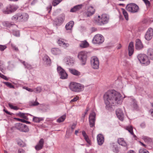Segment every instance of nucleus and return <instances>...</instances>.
Masks as SVG:
<instances>
[{
	"label": "nucleus",
	"mask_w": 153,
	"mask_h": 153,
	"mask_svg": "<svg viewBox=\"0 0 153 153\" xmlns=\"http://www.w3.org/2000/svg\"><path fill=\"white\" fill-rule=\"evenodd\" d=\"M6 85L10 88H14V86L10 83L8 82H3Z\"/></svg>",
	"instance_id": "obj_40"
},
{
	"label": "nucleus",
	"mask_w": 153,
	"mask_h": 153,
	"mask_svg": "<svg viewBox=\"0 0 153 153\" xmlns=\"http://www.w3.org/2000/svg\"><path fill=\"white\" fill-rule=\"evenodd\" d=\"M149 112L150 113L152 116L153 117V109H151L149 110Z\"/></svg>",
	"instance_id": "obj_61"
},
{
	"label": "nucleus",
	"mask_w": 153,
	"mask_h": 153,
	"mask_svg": "<svg viewBox=\"0 0 153 153\" xmlns=\"http://www.w3.org/2000/svg\"><path fill=\"white\" fill-rule=\"evenodd\" d=\"M18 153H25V151L23 149H20L18 150Z\"/></svg>",
	"instance_id": "obj_58"
},
{
	"label": "nucleus",
	"mask_w": 153,
	"mask_h": 153,
	"mask_svg": "<svg viewBox=\"0 0 153 153\" xmlns=\"http://www.w3.org/2000/svg\"><path fill=\"white\" fill-rule=\"evenodd\" d=\"M142 139L145 142L147 143H148L151 141V139L150 138L145 136H143L142 137Z\"/></svg>",
	"instance_id": "obj_38"
},
{
	"label": "nucleus",
	"mask_w": 153,
	"mask_h": 153,
	"mask_svg": "<svg viewBox=\"0 0 153 153\" xmlns=\"http://www.w3.org/2000/svg\"><path fill=\"white\" fill-rule=\"evenodd\" d=\"M95 9L92 6L88 7L87 11L85 13V14L87 17H89L93 15L95 12Z\"/></svg>",
	"instance_id": "obj_17"
},
{
	"label": "nucleus",
	"mask_w": 153,
	"mask_h": 153,
	"mask_svg": "<svg viewBox=\"0 0 153 153\" xmlns=\"http://www.w3.org/2000/svg\"><path fill=\"white\" fill-rule=\"evenodd\" d=\"M17 120L19 121H21L24 123H25L27 124H30V123L29 121H26L23 119H20L19 118H16Z\"/></svg>",
	"instance_id": "obj_41"
},
{
	"label": "nucleus",
	"mask_w": 153,
	"mask_h": 153,
	"mask_svg": "<svg viewBox=\"0 0 153 153\" xmlns=\"http://www.w3.org/2000/svg\"><path fill=\"white\" fill-rule=\"evenodd\" d=\"M15 127L18 130L23 132H27L29 131L27 126L23 124L17 123L16 124Z\"/></svg>",
	"instance_id": "obj_12"
},
{
	"label": "nucleus",
	"mask_w": 153,
	"mask_h": 153,
	"mask_svg": "<svg viewBox=\"0 0 153 153\" xmlns=\"http://www.w3.org/2000/svg\"><path fill=\"white\" fill-rule=\"evenodd\" d=\"M8 105L9 107L11 109H13L15 110H17L19 109V108L17 106H13L12 104L10 103H9Z\"/></svg>",
	"instance_id": "obj_43"
},
{
	"label": "nucleus",
	"mask_w": 153,
	"mask_h": 153,
	"mask_svg": "<svg viewBox=\"0 0 153 153\" xmlns=\"http://www.w3.org/2000/svg\"><path fill=\"white\" fill-rule=\"evenodd\" d=\"M26 114L19 112L18 114V115L21 117L23 118L26 120H28V118L27 116L25 115Z\"/></svg>",
	"instance_id": "obj_36"
},
{
	"label": "nucleus",
	"mask_w": 153,
	"mask_h": 153,
	"mask_svg": "<svg viewBox=\"0 0 153 153\" xmlns=\"http://www.w3.org/2000/svg\"><path fill=\"white\" fill-rule=\"evenodd\" d=\"M4 111L5 112H6V113L8 114H9V115H11L12 114L10 112H8L7 110L4 109Z\"/></svg>",
	"instance_id": "obj_64"
},
{
	"label": "nucleus",
	"mask_w": 153,
	"mask_h": 153,
	"mask_svg": "<svg viewBox=\"0 0 153 153\" xmlns=\"http://www.w3.org/2000/svg\"><path fill=\"white\" fill-rule=\"evenodd\" d=\"M137 58L140 62L145 65H147L150 63L148 57L145 54H139L137 56Z\"/></svg>",
	"instance_id": "obj_6"
},
{
	"label": "nucleus",
	"mask_w": 153,
	"mask_h": 153,
	"mask_svg": "<svg viewBox=\"0 0 153 153\" xmlns=\"http://www.w3.org/2000/svg\"><path fill=\"white\" fill-rule=\"evenodd\" d=\"M82 134L83 136L84 137V139L88 143H90V140H89L88 136L87 135L85 131H82Z\"/></svg>",
	"instance_id": "obj_33"
},
{
	"label": "nucleus",
	"mask_w": 153,
	"mask_h": 153,
	"mask_svg": "<svg viewBox=\"0 0 153 153\" xmlns=\"http://www.w3.org/2000/svg\"><path fill=\"white\" fill-rule=\"evenodd\" d=\"M79 99V97L76 96L73 99L71 100L70 102L76 101Z\"/></svg>",
	"instance_id": "obj_54"
},
{
	"label": "nucleus",
	"mask_w": 153,
	"mask_h": 153,
	"mask_svg": "<svg viewBox=\"0 0 153 153\" xmlns=\"http://www.w3.org/2000/svg\"><path fill=\"white\" fill-rule=\"evenodd\" d=\"M74 22L73 21H70L67 23L65 26V28L66 30H71L74 25Z\"/></svg>",
	"instance_id": "obj_25"
},
{
	"label": "nucleus",
	"mask_w": 153,
	"mask_h": 153,
	"mask_svg": "<svg viewBox=\"0 0 153 153\" xmlns=\"http://www.w3.org/2000/svg\"><path fill=\"white\" fill-rule=\"evenodd\" d=\"M143 47V44L139 39H137L136 41L135 48L137 50H140Z\"/></svg>",
	"instance_id": "obj_21"
},
{
	"label": "nucleus",
	"mask_w": 153,
	"mask_h": 153,
	"mask_svg": "<svg viewBox=\"0 0 153 153\" xmlns=\"http://www.w3.org/2000/svg\"><path fill=\"white\" fill-rule=\"evenodd\" d=\"M153 36V29L151 28H149L147 31L145 35V38L147 40H150L152 38Z\"/></svg>",
	"instance_id": "obj_14"
},
{
	"label": "nucleus",
	"mask_w": 153,
	"mask_h": 153,
	"mask_svg": "<svg viewBox=\"0 0 153 153\" xmlns=\"http://www.w3.org/2000/svg\"><path fill=\"white\" fill-rule=\"evenodd\" d=\"M57 70L60 78L62 79H66L67 78L68 75L63 69L60 66H58Z\"/></svg>",
	"instance_id": "obj_9"
},
{
	"label": "nucleus",
	"mask_w": 153,
	"mask_h": 153,
	"mask_svg": "<svg viewBox=\"0 0 153 153\" xmlns=\"http://www.w3.org/2000/svg\"><path fill=\"white\" fill-rule=\"evenodd\" d=\"M62 44H63L61 46H62V47H63L64 48H66L69 45V44H68L65 43L64 42Z\"/></svg>",
	"instance_id": "obj_51"
},
{
	"label": "nucleus",
	"mask_w": 153,
	"mask_h": 153,
	"mask_svg": "<svg viewBox=\"0 0 153 153\" xmlns=\"http://www.w3.org/2000/svg\"><path fill=\"white\" fill-rule=\"evenodd\" d=\"M97 140L98 145H102L104 142L103 136L101 134H98L97 137Z\"/></svg>",
	"instance_id": "obj_20"
},
{
	"label": "nucleus",
	"mask_w": 153,
	"mask_h": 153,
	"mask_svg": "<svg viewBox=\"0 0 153 153\" xmlns=\"http://www.w3.org/2000/svg\"><path fill=\"white\" fill-rule=\"evenodd\" d=\"M128 55L130 56H131L133 53L134 49L133 43L132 42H131L128 47Z\"/></svg>",
	"instance_id": "obj_22"
},
{
	"label": "nucleus",
	"mask_w": 153,
	"mask_h": 153,
	"mask_svg": "<svg viewBox=\"0 0 153 153\" xmlns=\"http://www.w3.org/2000/svg\"><path fill=\"white\" fill-rule=\"evenodd\" d=\"M150 58L153 60V49L150 52Z\"/></svg>",
	"instance_id": "obj_55"
},
{
	"label": "nucleus",
	"mask_w": 153,
	"mask_h": 153,
	"mask_svg": "<svg viewBox=\"0 0 153 153\" xmlns=\"http://www.w3.org/2000/svg\"><path fill=\"white\" fill-rule=\"evenodd\" d=\"M7 48L6 45H0V51H4Z\"/></svg>",
	"instance_id": "obj_46"
},
{
	"label": "nucleus",
	"mask_w": 153,
	"mask_h": 153,
	"mask_svg": "<svg viewBox=\"0 0 153 153\" xmlns=\"http://www.w3.org/2000/svg\"><path fill=\"white\" fill-rule=\"evenodd\" d=\"M51 53L54 55H59L61 54L62 51L60 49L57 48H53L51 49Z\"/></svg>",
	"instance_id": "obj_18"
},
{
	"label": "nucleus",
	"mask_w": 153,
	"mask_h": 153,
	"mask_svg": "<svg viewBox=\"0 0 153 153\" xmlns=\"http://www.w3.org/2000/svg\"><path fill=\"white\" fill-rule=\"evenodd\" d=\"M143 1L147 6H149L150 5L149 1L148 0H143Z\"/></svg>",
	"instance_id": "obj_57"
},
{
	"label": "nucleus",
	"mask_w": 153,
	"mask_h": 153,
	"mask_svg": "<svg viewBox=\"0 0 153 153\" xmlns=\"http://www.w3.org/2000/svg\"><path fill=\"white\" fill-rule=\"evenodd\" d=\"M43 60L47 65H50L51 62L49 57L47 55H45L43 58Z\"/></svg>",
	"instance_id": "obj_24"
},
{
	"label": "nucleus",
	"mask_w": 153,
	"mask_h": 153,
	"mask_svg": "<svg viewBox=\"0 0 153 153\" xmlns=\"http://www.w3.org/2000/svg\"><path fill=\"white\" fill-rule=\"evenodd\" d=\"M11 46L13 49L16 51H19L18 48L17 47H16V46L13 44H11Z\"/></svg>",
	"instance_id": "obj_49"
},
{
	"label": "nucleus",
	"mask_w": 153,
	"mask_h": 153,
	"mask_svg": "<svg viewBox=\"0 0 153 153\" xmlns=\"http://www.w3.org/2000/svg\"><path fill=\"white\" fill-rule=\"evenodd\" d=\"M91 63L92 67L94 69H97L99 68V62L98 59L96 56L91 57Z\"/></svg>",
	"instance_id": "obj_10"
},
{
	"label": "nucleus",
	"mask_w": 153,
	"mask_h": 153,
	"mask_svg": "<svg viewBox=\"0 0 153 153\" xmlns=\"http://www.w3.org/2000/svg\"><path fill=\"white\" fill-rule=\"evenodd\" d=\"M66 117V115L65 114L59 117L57 120L56 122L58 123H60L63 122L65 120Z\"/></svg>",
	"instance_id": "obj_32"
},
{
	"label": "nucleus",
	"mask_w": 153,
	"mask_h": 153,
	"mask_svg": "<svg viewBox=\"0 0 153 153\" xmlns=\"http://www.w3.org/2000/svg\"><path fill=\"white\" fill-rule=\"evenodd\" d=\"M109 20V16L105 14L99 15L95 20V23L99 25H102L107 24Z\"/></svg>",
	"instance_id": "obj_3"
},
{
	"label": "nucleus",
	"mask_w": 153,
	"mask_h": 153,
	"mask_svg": "<svg viewBox=\"0 0 153 153\" xmlns=\"http://www.w3.org/2000/svg\"><path fill=\"white\" fill-rule=\"evenodd\" d=\"M62 0H53V5L54 6H55L59 3H60Z\"/></svg>",
	"instance_id": "obj_39"
},
{
	"label": "nucleus",
	"mask_w": 153,
	"mask_h": 153,
	"mask_svg": "<svg viewBox=\"0 0 153 153\" xmlns=\"http://www.w3.org/2000/svg\"><path fill=\"white\" fill-rule=\"evenodd\" d=\"M29 16L26 13H18L14 15L11 17V19L15 22H25L28 19Z\"/></svg>",
	"instance_id": "obj_2"
},
{
	"label": "nucleus",
	"mask_w": 153,
	"mask_h": 153,
	"mask_svg": "<svg viewBox=\"0 0 153 153\" xmlns=\"http://www.w3.org/2000/svg\"><path fill=\"white\" fill-rule=\"evenodd\" d=\"M24 88L30 92H33L34 91L33 89L28 88L27 87H24Z\"/></svg>",
	"instance_id": "obj_56"
},
{
	"label": "nucleus",
	"mask_w": 153,
	"mask_h": 153,
	"mask_svg": "<svg viewBox=\"0 0 153 153\" xmlns=\"http://www.w3.org/2000/svg\"><path fill=\"white\" fill-rule=\"evenodd\" d=\"M86 114H85V113H84L82 114V117L81 119L83 122L84 120V118Z\"/></svg>",
	"instance_id": "obj_60"
},
{
	"label": "nucleus",
	"mask_w": 153,
	"mask_h": 153,
	"mask_svg": "<svg viewBox=\"0 0 153 153\" xmlns=\"http://www.w3.org/2000/svg\"><path fill=\"white\" fill-rule=\"evenodd\" d=\"M103 97L105 103L107 107L109 106L110 104H120L122 102L121 94L114 90L108 91Z\"/></svg>",
	"instance_id": "obj_1"
},
{
	"label": "nucleus",
	"mask_w": 153,
	"mask_h": 153,
	"mask_svg": "<svg viewBox=\"0 0 153 153\" xmlns=\"http://www.w3.org/2000/svg\"><path fill=\"white\" fill-rule=\"evenodd\" d=\"M89 45L88 43L85 40L79 44V46L82 48H85Z\"/></svg>",
	"instance_id": "obj_31"
},
{
	"label": "nucleus",
	"mask_w": 153,
	"mask_h": 153,
	"mask_svg": "<svg viewBox=\"0 0 153 153\" xmlns=\"http://www.w3.org/2000/svg\"><path fill=\"white\" fill-rule=\"evenodd\" d=\"M81 7L82 5H76L71 9L70 12H75L81 9Z\"/></svg>",
	"instance_id": "obj_26"
},
{
	"label": "nucleus",
	"mask_w": 153,
	"mask_h": 153,
	"mask_svg": "<svg viewBox=\"0 0 153 153\" xmlns=\"http://www.w3.org/2000/svg\"><path fill=\"white\" fill-rule=\"evenodd\" d=\"M96 114L94 111H92L90 113L89 117V125L91 127H94L95 125V121Z\"/></svg>",
	"instance_id": "obj_13"
},
{
	"label": "nucleus",
	"mask_w": 153,
	"mask_h": 153,
	"mask_svg": "<svg viewBox=\"0 0 153 153\" xmlns=\"http://www.w3.org/2000/svg\"><path fill=\"white\" fill-rule=\"evenodd\" d=\"M39 103L38 102L35 101L31 102V105L32 106H36L39 105Z\"/></svg>",
	"instance_id": "obj_50"
},
{
	"label": "nucleus",
	"mask_w": 153,
	"mask_h": 153,
	"mask_svg": "<svg viewBox=\"0 0 153 153\" xmlns=\"http://www.w3.org/2000/svg\"><path fill=\"white\" fill-rule=\"evenodd\" d=\"M18 8V6L15 5L9 4L7 7L6 10L3 11V13L6 14H10L15 11Z\"/></svg>",
	"instance_id": "obj_8"
},
{
	"label": "nucleus",
	"mask_w": 153,
	"mask_h": 153,
	"mask_svg": "<svg viewBox=\"0 0 153 153\" xmlns=\"http://www.w3.org/2000/svg\"><path fill=\"white\" fill-rule=\"evenodd\" d=\"M133 106L135 110H137L138 109V105H137V102L136 101H134V103L133 104Z\"/></svg>",
	"instance_id": "obj_45"
},
{
	"label": "nucleus",
	"mask_w": 153,
	"mask_h": 153,
	"mask_svg": "<svg viewBox=\"0 0 153 153\" xmlns=\"http://www.w3.org/2000/svg\"><path fill=\"white\" fill-rule=\"evenodd\" d=\"M65 19V17L64 16H62L59 17L58 19V20L59 22H60L61 23L62 22H63Z\"/></svg>",
	"instance_id": "obj_52"
},
{
	"label": "nucleus",
	"mask_w": 153,
	"mask_h": 153,
	"mask_svg": "<svg viewBox=\"0 0 153 153\" xmlns=\"http://www.w3.org/2000/svg\"><path fill=\"white\" fill-rule=\"evenodd\" d=\"M141 145L145 148H147L146 146L141 142H140Z\"/></svg>",
	"instance_id": "obj_62"
},
{
	"label": "nucleus",
	"mask_w": 153,
	"mask_h": 153,
	"mask_svg": "<svg viewBox=\"0 0 153 153\" xmlns=\"http://www.w3.org/2000/svg\"><path fill=\"white\" fill-rule=\"evenodd\" d=\"M13 34L16 36H18L20 35L19 32V31H15L13 32Z\"/></svg>",
	"instance_id": "obj_48"
},
{
	"label": "nucleus",
	"mask_w": 153,
	"mask_h": 153,
	"mask_svg": "<svg viewBox=\"0 0 153 153\" xmlns=\"http://www.w3.org/2000/svg\"><path fill=\"white\" fill-rule=\"evenodd\" d=\"M44 118H43L38 117H34L33 118V121L35 123H39L40 121L43 120Z\"/></svg>",
	"instance_id": "obj_35"
},
{
	"label": "nucleus",
	"mask_w": 153,
	"mask_h": 153,
	"mask_svg": "<svg viewBox=\"0 0 153 153\" xmlns=\"http://www.w3.org/2000/svg\"><path fill=\"white\" fill-rule=\"evenodd\" d=\"M104 37L101 34L96 35L94 37L92 42L94 44H101L104 41Z\"/></svg>",
	"instance_id": "obj_11"
},
{
	"label": "nucleus",
	"mask_w": 153,
	"mask_h": 153,
	"mask_svg": "<svg viewBox=\"0 0 153 153\" xmlns=\"http://www.w3.org/2000/svg\"><path fill=\"white\" fill-rule=\"evenodd\" d=\"M44 140L43 138L41 139L38 144L35 146V149L37 151L42 149L44 145Z\"/></svg>",
	"instance_id": "obj_16"
},
{
	"label": "nucleus",
	"mask_w": 153,
	"mask_h": 153,
	"mask_svg": "<svg viewBox=\"0 0 153 153\" xmlns=\"http://www.w3.org/2000/svg\"><path fill=\"white\" fill-rule=\"evenodd\" d=\"M139 153H149V152L146 149H140Z\"/></svg>",
	"instance_id": "obj_44"
},
{
	"label": "nucleus",
	"mask_w": 153,
	"mask_h": 153,
	"mask_svg": "<svg viewBox=\"0 0 153 153\" xmlns=\"http://www.w3.org/2000/svg\"><path fill=\"white\" fill-rule=\"evenodd\" d=\"M47 9H50V10L48 11V12L49 13L50 12V11H51V10L52 6H51V5H50L48 7H47Z\"/></svg>",
	"instance_id": "obj_63"
},
{
	"label": "nucleus",
	"mask_w": 153,
	"mask_h": 153,
	"mask_svg": "<svg viewBox=\"0 0 153 153\" xmlns=\"http://www.w3.org/2000/svg\"><path fill=\"white\" fill-rule=\"evenodd\" d=\"M0 77L1 78L3 79H4L5 80H8V79L7 78L6 76L0 73Z\"/></svg>",
	"instance_id": "obj_47"
},
{
	"label": "nucleus",
	"mask_w": 153,
	"mask_h": 153,
	"mask_svg": "<svg viewBox=\"0 0 153 153\" xmlns=\"http://www.w3.org/2000/svg\"><path fill=\"white\" fill-rule=\"evenodd\" d=\"M76 124L74 123L71 126V128L72 131H74V130L75 128L76 127Z\"/></svg>",
	"instance_id": "obj_59"
},
{
	"label": "nucleus",
	"mask_w": 153,
	"mask_h": 153,
	"mask_svg": "<svg viewBox=\"0 0 153 153\" xmlns=\"http://www.w3.org/2000/svg\"><path fill=\"white\" fill-rule=\"evenodd\" d=\"M3 24L4 26L7 27H10L12 25L8 22H4L3 23Z\"/></svg>",
	"instance_id": "obj_42"
},
{
	"label": "nucleus",
	"mask_w": 153,
	"mask_h": 153,
	"mask_svg": "<svg viewBox=\"0 0 153 153\" xmlns=\"http://www.w3.org/2000/svg\"><path fill=\"white\" fill-rule=\"evenodd\" d=\"M65 60L66 61V64L70 65H72L74 62L73 59L70 57H67Z\"/></svg>",
	"instance_id": "obj_28"
},
{
	"label": "nucleus",
	"mask_w": 153,
	"mask_h": 153,
	"mask_svg": "<svg viewBox=\"0 0 153 153\" xmlns=\"http://www.w3.org/2000/svg\"><path fill=\"white\" fill-rule=\"evenodd\" d=\"M64 42L62 41V39H59L58 41V43L60 46H62V44Z\"/></svg>",
	"instance_id": "obj_53"
},
{
	"label": "nucleus",
	"mask_w": 153,
	"mask_h": 153,
	"mask_svg": "<svg viewBox=\"0 0 153 153\" xmlns=\"http://www.w3.org/2000/svg\"><path fill=\"white\" fill-rule=\"evenodd\" d=\"M70 89L72 91L79 92L83 90L84 86L81 84L74 82H71L69 86Z\"/></svg>",
	"instance_id": "obj_4"
},
{
	"label": "nucleus",
	"mask_w": 153,
	"mask_h": 153,
	"mask_svg": "<svg viewBox=\"0 0 153 153\" xmlns=\"http://www.w3.org/2000/svg\"><path fill=\"white\" fill-rule=\"evenodd\" d=\"M34 92L36 93H40L42 91V88L41 87H38L35 88L33 90Z\"/></svg>",
	"instance_id": "obj_37"
},
{
	"label": "nucleus",
	"mask_w": 153,
	"mask_h": 153,
	"mask_svg": "<svg viewBox=\"0 0 153 153\" xmlns=\"http://www.w3.org/2000/svg\"><path fill=\"white\" fill-rule=\"evenodd\" d=\"M116 115L118 119L121 121H123L124 118V114L120 109H118L116 111Z\"/></svg>",
	"instance_id": "obj_15"
},
{
	"label": "nucleus",
	"mask_w": 153,
	"mask_h": 153,
	"mask_svg": "<svg viewBox=\"0 0 153 153\" xmlns=\"http://www.w3.org/2000/svg\"><path fill=\"white\" fill-rule=\"evenodd\" d=\"M118 143L119 145L122 146H125L126 145V143L123 138L118 139Z\"/></svg>",
	"instance_id": "obj_30"
},
{
	"label": "nucleus",
	"mask_w": 153,
	"mask_h": 153,
	"mask_svg": "<svg viewBox=\"0 0 153 153\" xmlns=\"http://www.w3.org/2000/svg\"><path fill=\"white\" fill-rule=\"evenodd\" d=\"M69 71L72 74L76 76H79L81 75V73L78 71L72 68H69Z\"/></svg>",
	"instance_id": "obj_23"
},
{
	"label": "nucleus",
	"mask_w": 153,
	"mask_h": 153,
	"mask_svg": "<svg viewBox=\"0 0 153 153\" xmlns=\"http://www.w3.org/2000/svg\"><path fill=\"white\" fill-rule=\"evenodd\" d=\"M87 53L86 51H81L79 52L78 55V57L81 61V65H85L87 60Z\"/></svg>",
	"instance_id": "obj_7"
},
{
	"label": "nucleus",
	"mask_w": 153,
	"mask_h": 153,
	"mask_svg": "<svg viewBox=\"0 0 153 153\" xmlns=\"http://www.w3.org/2000/svg\"><path fill=\"white\" fill-rule=\"evenodd\" d=\"M20 61L23 64L25 68L29 69H31L32 68V67L30 65L26 62L25 61H22V60H20Z\"/></svg>",
	"instance_id": "obj_29"
},
{
	"label": "nucleus",
	"mask_w": 153,
	"mask_h": 153,
	"mask_svg": "<svg viewBox=\"0 0 153 153\" xmlns=\"http://www.w3.org/2000/svg\"><path fill=\"white\" fill-rule=\"evenodd\" d=\"M110 148L115 153H118L119 151L117 145L115 143H111L110 144Z\"/></svg>",
	"instance_id": "obj_19"
},
{
	"label": "nucleus",
	"mask_w": 153,
	"mask_h": 153,
	"mask_svg": "<svg viewBox=\"0 0 153 153\" xmlns=\"http://www.w3.org/2000/svg\"><path fill=\"white\" fill-rule=\"evenodd\" d=\"M126 130H127L134 137H136V136L134 133L133 131V128L131 126H126Z\"/></svg>",
	"instance_id": "obj_27"
},
{
	"label": "nucleus",
	"mask_w": 153,
	"mask_h": 153,
	"mask_svg": "<svg viewBox=\"0 0 153 153\" xmlns=\"http://www.w3.org/2000/svg\"><path fill=\"white\" fill-rule=\"evenodd\" d=\"M121 10L126 19L127 21L128 20V15L127 12L123 8H121Z\"/></svg>",
	"instance_id": "obj_34"
},
{
	"label": "nucleus",
	"mask_w": 153,
	"mask_h": 153,
	"mask_svg": "<svg viewBox=\"0 0 153 153\" xmlns=\"http://www.w3.org/2000/svg\"><path fill=\"white\" fill-rule=\"evenodd\" d=\"M126 9L128 11L133 13L138 12L139 9V7L134 3L128 4Z\"/></svg>",
	"instance_id": "obj_5"
}]
</instances>
